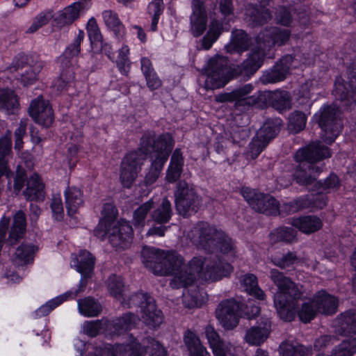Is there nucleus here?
Listing matches in <instances>:
<instances>
[{"instance_id": "f257e3e1", "label": "nucleus", "mask_w": 356, "mask_h": 356, "mask_svg": "<svg viewBox=\"0 0 356 356\" xmlns=\"http://www.w3.org/2000/svg\"><path fill=\"white\" fill-rule=\"evenodd\" d=\"M266 56L265 48L257 43L245 60L229 69L227 57L216 55L211 58L207 66V76L204 83L206 90L222 88L232 79L239 76L250 78L261 67Z\"/></svg>"}, {"instance_id": "f03ea898", "label": "nucleus", "mask_w": 356, "mask_h": 356, "mask_svg": "<svg viewBox=\"0 0 356 356\" xmlns=\"http://www.w3.org/2000/svg\"><path fill=\"white\" fill-rule=\"evenodd\" d=\"M232 266L224 262L216 255L194 257L187 265H184L183 275L171 280L170 286L175 289L186 288L193 284L196 278L209 282H215L228 276L232 271Z\"/></svg>"}, {"instance_id": "7ed1b4c3", "label": "nucleus", "mask_w": 356, "mask_h": 356, "mask_svg": "<svg viewBox=\"0 0 356 356\" xmlns=\"http://www.w3.org/2000/svg\"><path fill=\"white\" fill-rule=\"evenodd\" d=\"M269 277L277 288L274 304L280 318L285 321H291L297 302L303 296V286L296 284L291 278L276 268L270 269Z\"/></svg>"}, {"instance_id": "20e7f679", "label": "nucleus", "mask_w": 356, "mask_h": 356, "mask_svg": "<svg viewBox=\"0 0 356 356\" xmlns=\"http://www.w3.org/2000/svg\"><path fill=\"white\" fill-rule=\"evenodd\" d=\"M44 63L35 55L19 54L14 58L10 70L19 74L18 81L24 86L34 84Z\"/></svg>"}, {"instance_id": "39448f33", "label": "nucleus", "mask_w": 356, "mask_h": 356, "mask_svg": "<svg viewBox=\"0 0 356 356\" xmlns=\"http://www.w3.org/2000/svg\"><path fill=\"white\" fill-rule=\"evenodd\" d=\"M174 197L176 210L184 218L196 213L201 206L202 198L184 180L177 183Z\"/></svg>"}, {"instance_id": "423d86ee", "label": "nucleus", "mask_w": 356, "mask_h": 356, "mask_svg": "<svg viewBox=\"0 0 356 356\" xmlns=\"http://www.w3.org/2000/svg\"><path fill=\"white\" fill-rule=\"evenodd\" d=\"M174 145L172 137L169 134H161L155 138L154 134L145 133L140 138V147L138 152L145 156V159L148 154L155 153L154 160L160 161L165 158L167 161Z\"/></svg>"}, {"instance_id": "0eeeda50", "label": "nucleus", "mask_w": 356, "mask_h": 356, "mask_svg": "<svg viewBox=\"0 0 356 356\" xmlns=\"http://www.w3.org/2000/svg\"><path fill=\"white\" fill-rule=\"evenodd\" d=\"M318 125L324 131L323 140L332 144L342 130L343 124L338 110L332 106H323L315 115Z\"/></svg>"}, {"instance_id": "6e6552de", "label": "nucleus", "mask_w": 356, "mask_h": 356, "mask_svg": "<svg viewBox=\"0 0 356 356\" xmlns=\"http://www.w3.org/2000/svg\"><path fill=\"white\" fill-rule=\"evenodd\" d=\"M222 230L216 229L207 222H198L190 231L188 236L192 243L198 248L208 252L216 250L218 237Z\"/></svg>"}, {"instance_id": "1a4fd4ad", "label": "nucleus", "mask_w": 356, "mask_h": 356, "mask_svg": "<svg viewBox=\"0 0 356 356\" xmlns=\"http://www.w3.org/2000/svg\"><path fill=\"white\" fill-rule=\"evenodd\" d=\"M132 306L140 307L142 318L146 325L156 327L162 323V313L157 309L154 298L147 293H139L132 295L129 298L127 307Z\"/></svg>"}, {"instance_id": "9d476101", "label": "nucleus", "mask_w": 356, "mask_h": 356, "mask_svg": "<svg viewBox=\"0 0 356 356\" xmlns=\"http://www.w3.org/2000/svg\"><path fill=\"white\" fill-rule=\"evenodd\" d=\"M348 83L341 76H337L334 81L333 94L341 106L348 108L356 104V64L350 65L347 70Z\"/></svg>"}, {"instance_id": "9b49d317", "label": "nucleus", "mask_w": 356, "mask_h": 356, "mask_svg": "<svg viewBox=\"0 0 356 356\" xmlns=\"http://www.w3.org/2000/svg\"><path fill=\"white\" fill-rule=\"evenodd\" d=\"M241 193L256 211L274 216L280 213V204L271 195L259 193L248 187L242 188Z\"/></svg>"}, {"instance_id": "f8f14e48", "label": "nucleus", "mask_w": 356, "mask_h": 356, "mask_svg": "<svg viewBox=\"0 0 356 356\" xmlns=\"http://www.w3.org/2000/svg\"><path fill=\"white\" fill-rule=\"evenodd\" d=\"M241 302L235 298L221 300L215 309V316L226 330H232L239 323Z\"/></svg>"}, {"instance_id": "ddd939ff", "label": "nucleus", "mask_w": 356, "mask_h": 356, "mask_svg": "<svg viewBox=\"0 0 356 356\" xmlns=\"http://www.w3.org/2000/svg\"><path fill=\"white\" fill-rule=\"evenodd\" d=\"M145 156L139 152L128 153L121 163L120 179L124 188H130L141 170Z\"/></svg>"}, {"instance_id": "4468645a", "label": "nucleus", "mask_w": 356, "mask_h": 356, "mask_svg": "<svg viewBox=\"0 0 356 356\" xmlns=\"http://www.w3.org/2000/svg\"><path fill=\"white\" fill-rule=\"evenodd\" d=\"M280 130V126L270 122H266L257 132L249 145L248 155L252 159H256L267 146L270 140L274 138Z\"/></svg>"}, {"instance_id": "2eb2a0df", "label": "nucleus", "mask_w": 356, "mask_h": 356, "mask_svg": "<svg viewBox=\"0 0 356 356\" xmlns=\"http://www.w3.org/2000/svg\"><path fill=\"white\" fill-rule=\"evenodd\" d=\"M332 153L329 147L321 141L310 143L305 147L299 149L295 156L296 161H305L311 165H317L316 163L331 157Z\"/></svg>"}, {"instance_id": "dca6fc26", "label": "nucleus", "mask_w": 356, "mask_h": 356, "mask_svg": "<svg viewBox=\"0 0 356 356\" xmlns=\"http://www.w3.org/2000/svg\"><path fill=\"white\" fill-rule=\"evenodd\" d=\"M162 257L161 265L155 268V275H173L171 280L183 275L184 260L182 256L175 251H163Z\"/></svg>"}, {"instance_id": "f3484780", "label": "nucleus", "mask_w": 356, "mask_h": 356, "mask_svg": "<svg viewBox=\"0 0 356 356\" xmlns=\"http://www.w3.org/2000/svg\"><path fill=\"white\" fill-rule=\"evenodd\" d=\"M106 234L110 243L114 248L125 249L131 243L133 229L128 222L120 220L109 227Z\"/></svg>"}, {"instance_id": "a211bd4d", "label": "nucleus", "mask_w": 356, "mask_h": 356, "mask_svg": "<svg viewBox=\"0 0 356 356\" xmlns=\"http://www.w3.org/2000/svg\"><path fill=\"white\" fill-rule=\"evenodd\" d=\"M291 31L288 29H282L278 27H266L257 36V43L263 48L269 49L275 44L282 46L290 38Z\"/></svg>"}, {"instance_id": "6ab92c4d", "label": "nucleus", "mask_w": 356, "mask_h": 356, "mask_svg": "<svg viewBox=\"0 0 356 356\" xmlns=\"http://www.w3.org/2000/svg\"><path fill=\"white\" fill-rule=\"evenodd\" d=\"M293 62V57L291 55L288 54L283 56L276 62L270 70L264 72L261 77V81L267 84L284 80L289 74Z\"/></svg>"}, {"instance_id": "aec40b11", "label": "nucleus", "mask_w": 356, "mask_h": 356, "mask_svg": "<svg viewBox=\"0 0 356 356\" xmlns=\"http://www.w3.org/2000/svg\"><path fill=\"white\" fill-rule=\"evenodd\" d=\"M296 162L298 163V165L293 175L296 182L307 187L314 185L316 188L317 182L316 176L323 171L324 164L314 165L305 163V161Z\"/></svg>"}, {"instance_id": "412c9836", "label": "nucleus", "mask_w": 356, "mask_h": 356, "mask_svg": "<svg viewBox=\"0 0 356 356\" xmlns=\"http://www.w3.org/2000/svg\"><path fill=\"white\" fill-rule=\"evenodd\" d=\"M191 16V31L195 37L201 35L207 29V15L203 1L193 0Z\"/></svg>"}, {"instance_id": "4be33fe9", "label": "nucleus", "mask_w": 356, "mask_h": 356, "mask_svg": "<svg viewBox=\"0 0 356 356\" xmlns=\"http://www.w3.org/2000/svg\"><path fill=\"white\" fill-rule=\"evenodd\" d=\"M253 86L250 83L237 88L236 100L234 104L235 110L245 112L259 102V95H250Z\"/></svg>"}, {"instance_id": "5701e85b", "label": "nucleus", "mask_w": 356, "mask_h": 356, "mask_svg": "<svg viewBox=\"0 0 356 356\" xmlns=\"http://www.w3.org/2000/svg\"><path fill=\"white\" fill-rule=\"evenodd\" d=\"M138 322V316L131 312L125 313L113 321H108V334L120 335L134 328Z\"/></svg>"}, {"instance_id": "b1692460", "label": "nucleus", "mask_w": 356, "mask_h": 356, "mask_svg": "<svg viewBox=\"0 0 356 356\" xmlns=\"http://www.w3.org/2000/svg\"><path fill=\"white\" fill-rule=\"evenodd\" d=\"M270 331V321L266 318H261L257 325L247 331L245 339L250 344L259 346L268 338Z\"/></svg>"}, {"instance_id": "393cba45", "label": "nucleus", "mask_w": 356, "mask_h": 356, "mask_svg": "<svg viewBox=\"0 0 356 356\" xmlns=\"http://www.w3.org/2000/svg\"><path fill=\"white\" fill-rule=\"evenodd\" d=\"M251 44V38L243 30L234 29L232 31L231 40L225 46V49L229 54H241L248 51Z\"/></svg>"}, {"instance_id": "a878e982", "label": "nucleus", "mask_w": 356, "mask_h": 356, "mask_svg": "<svg viewBox=\"0 0 356 356\" xmlns=\"http://www.w3.org/2000/svg\"><path fill=\"white\" fill-rule=\"evenodd\" d=\"M313 303L320 313L330 315L337 312L338 300L325 291L321 290L314 295Z\"/></svg>"}, {"instance_id": "bb28decb", "label": "nucleus", "mask_w": 356, "mask_h": 356, "mask_svg": "<svg viewBox=\"0 0 356 356\" xmlns=\"http://www.w3.org/2000/svg\"><path fill=\"white\" fill-rule=\"evenodd\" d=\"M38 250V247L34 245L22 243L13 254L12 263L17 268L24 267L32 263Z\"/></svg>"}, {"instance_id": "cd10ccee", "label": "nucleus", "mask_w": 356, "mask_h": 356, "mask_svg": "<svg viewBox=\"0 0 356 356\" xmlns=\"http://www.w3.org/2000/svg\"><path fill=\"white\" fill-rule=\"evenodd\" d=\"M26 227V215L23 211L19 210L16 212L13 216L12 226L10 227L6 243L10 245L16 244L21 238H23L25 234Z\"/></svg>"}, {"instance_id": "c85d7f7f", "label": "nucleus", "mask_w": 356, "mask_h": 356, "mask_svg": "<svg viewBox=\"0 0 356 356\" xmlns=\"http://www.w3.org/2000/svg\"><path fill=\"white\" fill-rule=\"evenodd\" d=\"M204 333L214 356H228L229 350L213 325H207Z\"/></svg>"}, {"instance_id": "c756f323", "label": "nucleus", "mask_w": 356, "mask_h": 356, "mask_svg": "<svg viewBox=\"0 0 356 356\" xmlns=\"http://www.w3.org/2000/svg\"><path fill=\"white\" fill-rule=\"evenodd\" d=\"M44 188V186L40 177L33 174L27 179L26 188L23 195L29 201H42L45 195Z\"/></svg>"}, {"instance_id": "7c9ffc66", "label": "nucleus", "mask_w": 356, "mask_h": 356, "mask_svg": "<svg viewBox=\"0 0 356 356\" xmlns=\"http://www.w3.org/2000/svg\"><path fill=\"white\" fill-rule=\"evenodd\" d=\"M265 6L261 4L259 6L251 4L247 7L245 19L252 26L263 25L271 19V13Z\"/></svg>"}, {"instance_id": "2f4dec72", "label": "nucleus", "mask_w": 356, "mask_h": 356, "mask_svg": "<svg viewBox=\"0 0 356 356\" xmlns=\"http://www.w3.org/2000/svg\"><path fill=\"white\" fill-rule=\"evenodd\" d=\"M291 224L293 227L307 234L317 232L323 226L321 220L316 216H306L293 218Z\"/></svg>"}, {"instance_id": "473e14b6", "label": "nucleus", "mask_w": 356, "mask_h": 356, "mask_svg": "<svg viewBox=\"0 0 356 356\" xmlns=\"http://www.w3.org/2000/svg\"><path fill=\"white\" fill-rule=\"evenodd\" d=\"M184 157L180 149H176L171 156L166 172L165 179L169 183H175L181 177L183 172Z\"/></svg>"}, {"instance_id": "72a5a7b5", "label": "nucleus", "mask_w": 356, "mask_h": 356, "mask_svg": "<svg viewBox=\"0 0 356 356\" xmlns=\"http://www.w3.org/2000/svg\"><path fill=\"white\" fill-rule=\"evenodd\" d=\"M184 342L189 352V356H211L196 334L187 330L184 334Z\"/></svg>"}, {"instance_id": "f704fd0d", "label": "nucleus", "mask_w": 356, "mask_h": 356, "mask_svg": "<svg viewBox=\"0 0 356 356\" xmlns=\"http://www.w3.org/2000/svg\"><path fill=\"white\" fill-rule=\"evenodd\" d=\"M264 96L266 99H268L272 107L280 112L291 108V97L287 91L275 90L268 92Z\"/></svg>"}, {"instance_id": "c9c22d12", "label": "nucleus", "mask_w": 356, "mask_h": 356, "mask_svg": "<svg viewBox=\"0 0 356 356\" xmlns=\"http://www.w3.org/2000/svg\"><path fill=\"white\" fill-rule=\"evenodd\" d=\"M173 215L171 202L165 197L161 203L150 213L151 220L156 224L164 225L170 222Z\"/></svg>"}, {"instance_id": "e433bc0d", "label": "nucleus", "mask_w": 356, "mask_h": 356, "mask_svg": "<svg viewBox=\"0 0 356 356\" xmlns=\"http://www.w3.org/2000/svg\"><path fill=\"white\" fill-rule=\"evenodd\" d=\"M84 37L85 33L83 31H79L74 42L66 47L65 51L59 58L61 66L68 67L70 65L74 67L71 60L79 54L81 51V43L83 40Z\"/></svg>"}, {"instance_id": "4c0bfd02", "label": "nucleus", "mask_w": 356, "mask_h": 356, "mask_svg": "<svg viewBox=\"0 0 356 356\" xmlns=\"http://www.w3.org/2000/svg\"><path fill=\"white\" fill-rule=\"evenodd\" d=\"M223 31V26L221 22L213 19L209 26V30L206 35L200 40V49L209 50L213 43L218 39Z\"/></svg>"}, {"instance_id": "58836bf2", "label": "nucleus", "mask_w": 356, "mask_h": 356, "mask_svg": "<svg viewBox=\"0 0 356 356\" xmlns=\"http://www.w3.org/2000/svg\"><path fill=\"white\" fill-rule=\"evenodd\" d=\"M65 196L67 213L72 216L83 204L81 192L76 187H67L65 191Z\"/></svg>"}, {"instance_id": "ea45409f", "label": "nucleus", "mask_w": 356, "mask_h": 356, "mask_svg": "<svg viewBox=\"0 0 356 356\" xmlns=\"http://www.w3.org/2000/svg\"><path fill=\"white\" fill-rule=\"evenodd\" d=\"M241 287L249 295L254 296L258 300H264L266 295L263 290L259 286L256 275L252 273H247L240 278Z\"/></svg>"}, {"instance_id": "a19ab883", "label": "nucleus", "mask_w": 356, "mask_h": 356, "mask_svg": "<svg viewBox=\"0 0 356 356\" xmlns=\"http://www.w3.org/2000/svg\"><path fill=\"white\" fill-rule=\"evenodd\" d=\"M337 322L342 334H356V310L350 309L341 314Z\"/></svg>"}, {"instance_id": "79ce46f5", "label": "nucleus", "mask_w": 356, "mask_h": 356, "mask_svg": "<svg viewBox=\"0 0 356 356\" xmlns=\"http://www.w3.org/2000/svg\"><path fill=\"white\" fill-rule=\"evenodd\" d=\"M78 309L80 314L88 317L96 316L102 310L100 303L90 296L79 299L78 300Z\"/></svg>"}, {"instance_id": "37998d69", "label": "nucleus", "mask_w": 356, "mask_h": 356, "mask_svg": "<svg viewBox=\"0 0 356 356\" xmlns=\"http://www.w3.org/2000/svg\"><path fill=\"white\" fill-rule=\"evenodd\" d=\"M163 251L150 248H144L141 252L143 262L155 275V268L161 265Z\"/></svg>"}, {"instance_id": "c03bdc74", "label": "nucleus", "mask_w": 356, "mask_h": 356, "mask_svg": "<svg viewBox=\"0 0 356 356\" xmlns=\"http://www.w3.org/2000/svg\"><path fill=\"white\" fill-rule=\"evenodd\" d=\"M356 353V337L343 340L334 346L330 354L320 353L321 356H353Z\"/></svg>"}, {"instance_id": "a18cd8bd", "label": "nucleus", "mask_w": 356, "mask_h": 356, "mask_svg": "<svg viewBox=\"0 0 356 356\" xmlns=\"http://www.w3.org/2000/svg\"><path fill=\"white\" fill-rule=\"evenodd\" d=\"M95 257L88 251H80L77 257V270L85 277H89L94 268Z\"/></svg>"}, {"instance_id": "49530a36", "label": "nucleus", "mask_w": 356, "mask_h": 356, "mask_svg": "<svg viewBox=\"0 0 356 356\" xmlns=\"http://www.w3.org/2000/svg\"><path fill=\"white\" fill-rule=\"evenodd\" d=\"M83 8L81 1H76L65 8L59 15L57 20L60 26L71 24L79 15V11Z\"/></svg>"}, {"instance_id": "de8ad7c7", "label": "nucleus", "mask_w": 356, "mask_h": 356, "mask_svg": "<svg viewBox=\"0 0 356 356\" xmlns=\"http://www.w3.org/2000/svg\"><path fill=\"white\" fill-rule=\"evenodd\" d=\"M102 17L107 27L111 29L117 36L122 37L124 34V26L116 13L111 10H106L102 13Z\"/></svg>"}, {"instance_id": "09e8293b", "label": "nucleus", "mask_w": 356, "mask_h": 356, "mask_svg": "<svg viewBox=\"0 0 356 356\" xmlns=\"http://www.w3.org/2000/svg\"><path fill=\"white\" fill-rule=\"evenodd\" d=\"M282 351V356H311L312 355V348L310 346H305L298 344L293 346L287 342H283L280 346Z\"/></svg>"}, {"instance_id": "8fccbe9b", "label": "nucleus", "mask_w": 356, "mask_h": 356, "mask_svg": "<svg viewBox=\"0 0 356 356\" xmlns=\"http://www.w3.org/2000/svg\"><path fill=\"white\" fill-rule=\"evenodd\" d=\"M107 286L113 297L121 300L122 305H127V302H124L123 298L124 285L121 277L115 275H111L107 280Z\"/></svg>"}, {"instance_id": "3c124183", "label": "nucleus", "mask_w": 356, "mask_h": 356, "mask_svg": "<svg viewBox=\"0 0 356 356\" xmlns=\"http://www.w3.org/2000/svg\"><path fill=\"white\" fill-rule=\"evenodd\" d=\"M296 231L291 227H281L271 232L269 237L272 243H292L296 241Z\"/></svg>"}, {"instance_id": "603ef678", "label": "nucleus", "mask_w": 356, "mask_h": 356, "mask_svg": "<svg viewBox=\"0 0 356 356\" xmlns=\"http://www.w3.org/2000/svg\"><path fill=\"white\" fill-rule=\"evenodd\" d=\"M74 79V67L69 65L68 67L61 66V72L60 76L54 80L53 87L58 91L64 90Z\"/></svg>"}, {"instance_id": "864d4df0", "label": "nucleus", "mask_w": 356, "mask_h": 356, "mask_svg": "<svg viewBox=\"0 0 356 356\" xmlns=\"http://www.w3.org/2000/svg\"><path fill=\"white\" fill-rule=\"evenodd\" d=\"M154 202L152 199L142 204L134 212L133 223L135 227H143L145 218L150 211L154 208Z\"/></svg>"}, {"instance_id": "5fc2aeb1", "label": "nucleus", "mask_w": 356, "mask_h": 356, "mask_svg": "<svg viewBox=\"0 0 356 356\" xmlns=\"http://www.w3.org/2000/svg\"><path fill=\"white\" fill-rule=\"evenodd\" d=\"M17 106L18 100L13 91L6 89L0 90V108L13 113Z\"/></svg>"}, {"instance_id": "6e6d98bb", "label": "nucleus", "mask_w": 356, "mask_h": 356, "mask_svg": "<svg viewBox=\"0 0 356 356\" xmlns=\"http://www.w3.org/2000/svg\"><path fill=\"white\" fill-rule=\"evenodd\" d=\"M306 121L307 118L304 113L294 111L289 117L288 130L292 134H297L305 128Z\"/></svg>"}, {"instance_id": "4d7b16f0", "label": "nucleus", "mask_w": 356, "mask_h": 356, "mask_svg": "<svg viewBox=\"0 0 356 356\" xmlns=\"http://www.w3.org/2000/svg\"><path fill=\"white\" fill-rule=\"evenodd\" d=\"M108 320L86 321L83 326V330L87 335L94 337L102 331L108 333Z\"/></svg>"}, {"instance_id": "13d9d810", "label": "nucleus", "mask_w": 356, "mask_h": 356, "mask_svg": "<svg viewBox=\"0 0 356 356\" xmlns=\"http://www.w3.org/2000/svg\"><path fill=\"white\" fill-rule=\"evenodd\" d=\"M165 163V158L158 160H154L148 169L144 178V184L147 186L154 184L160 176L161 172Z\"/></svg>"}, {"instance_id": "bf43d9fd", "label": "nucleus", "mask_w": 356, "mask_h": 356, "mask_svg": "<svg viewBox=\"0 0 356 356\" xmlns=\"http://www.w3.org/2000/svg\"><path fill=\"white\" fill-rule=\"evenodd\" d=\"M270 260L275 266L284 269L298 262V257L295 252H288L282 255L277 254L272 255Z\"/></svg>"}, {"instance_id": "052dcab7", "label": "nucleus", "mask_w": 356, "mask_h": 356, "mask_svg": "<svg viewBox=\"0 0 356 356\" xmlns=\"http://www.w3.org/2000/svg\"><path fill=\"white\" fill-rule=\"evenodd\" d=\"M118 350L124 356H145L147 353L145 347L136 341L119 345Z\"/></svg>"}, {"instance_id": "680f3d73", "label": "nucleus", "mask_w": 356, "mask_h": 356, "mask_svg": "<svg viewBox=\"0 0 356 356\" xmlns=\"http://www.w3.org/2000/svg\"><path fill=\"white\" fill-rule=\"evenodd\" d=\"M32 112L33 120L39 124L44 127H49L54 122V112L48 102L47 103L46 106L43 108V111L40 112L39 116L38 112L36 113L35 110Z\"/></svg>"}, {"instance_id": "e2e57ef3", "label": "nucleus", "mask_w": 356, "mask_h": 356, "mask_svg": "<svg viewBox=\"0 0 356 356\" xmlns=\"http://www.w3.org/2000/svg\"><path fill=\"white\" fill-rule=\"evenodd\" d=\"M336 339V337L332 334L321 335L314 339L313 346H311L312 351L323 353L325 350L333 346Z\"/></svg>"}, {"instance_id": "0e129e2a", "label": "nucleus", "mask_w": 356, "mask_h": 356, "mask_svg": "<svg viewBox=\"0 0 356 356\" xmlns=\"http://www.w3.org/2000/svg\"><path fill=\"white\" fill-rule=\"evenodd\" d=\"M54 17V13L51 10H45L38 14L32 24L27 30V33H33L38 31L40 28L47 24Z\"/></svg>"}, {"instance_id": "69168bd1", "label": "nucleus", "mask_w": 356, "mask_h": 356, "mask_svg": "<svg viewBox=\"0 0 356 356\" xmlns=\"http://www.w3.org/2000/svg\"><path fill=\"white\" fill-rule=\"evenodd\" d=\"M164 8L163 0H153L148 6V13L153 15L151 29L155 31L157 29L159 19Z\"/></svg>"}, {"instance_id": "338daca9", "label": "nucleus", "mask_w": 356, "mask_h": 356, "mask_svg": "<svg viewBox=\"0 0 356 356\" xmlns=\"http://www.w3.org/2000/svg\"><path fill=\"white\" fill-rule=\"evenodd\" d=\"M260 313V307L254 301L249 300L246 303L241 302L240 318L243 316L248 319L254 318Z\"/></svg>"}, {"instance_id": "774afa93", "label": "nucleus", "mask_w": 356, "mask_h": 356, "mask_svg": "<svg viewBox=\"0 0 356 356\" xmlns=\"http://www.w3.org/2000/svg\"><path fill=\"white\" fill-rule=\"evenodd\" d=\"M275 20L277 24L289 26L293 21L290 10L285 6H279L275 13Z\"/></svg>"}]
</instances>
